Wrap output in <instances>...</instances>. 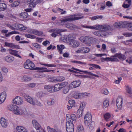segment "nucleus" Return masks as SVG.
Listing matches in <instances>:
<instances>
[{"label":"nucleus","mask_w":132,"mask_h":132,"mask_svg":"<svg viewBox=\"0 0 132 132\" xmlns=\"http://www.w3.org/2000/svg\"><path fill=\"white\" fill-rule=\"evenodd\" d=\"M95 55L98 57H101L104 56H106L105 54H95Z\"/></svg>","instance_id":"nucleus-62"},{"label":"nucleus","mask_w":132,"mask_h":132,"mask_svg":"<svg viewBox=\"0 0 132 132\" xmlns=\"http://www.w3.org/2000/svg\"><path fill=\"white\" fill-rule=\"evenodd\" d=\"M7 25L13 30H14L15 29H18L20 30H24L26 29L27 28L26 26L21 24H14L12 26L9 24H7Z\"/></svg>","instance_id":"nucleus-6"},{"label":"nucleus","mask_w":132,"mask_h":132,"mask_svg":"<svg viewBox=\"0 0 132 132\" xmlns=\"http://www.w3.org/2000/svg\"><path fill=\"white\" fill-rule=\"evenodd\" d=\"M1 70L3 72L6 73L8 72V69L5 67H2L1 68Z\"/></svg>","instance_id":"nucleus-52"},{"label":"nucleus","mask_w":132,"mask_h":132,"mask_svg":"<svg viewBox=\"0 0 132 132\" xmlns=\"http://www.w3.org/2000/svg\"><path fill=\"white\" fill-rule=\"evenodd\" d=\"M69 103L70 104L71 106H74L75 104V101L73 100H71L69 101Z\"/></svg>","instance_id":"nucleus-50"},{"label":"nucleus","mask_w":132,"mask_h":132,"mask_svg":"<svg viewBox=\"0 0 132 132\" xmlns=\"http://www.w3.org/2000/svg\"><path fill=\"white\" fill-rule=\"evenodd\" d=\"M79 40L82 42L89 45L93 43V41L90 38L85 36H82L79 38Z\"/></svg>","instance_id":"nucleus-8"},{"label":"nucleus","mask_w":132,"mask_h":132,"mask_svg":"<svg viewBox=\"0 0 132 132\" xmlns=\"http://www.w3.org/2000/svg\"><path fill=\"white\" fill-rule=\"evenodd\" d=\"M79 93L77 92H74L73 94V97L76 99L79 98Z\"/></svg>","instance_id":"nucleus-48"},{"label":"nucleus","mask_w":132,"mask_h":132,"mask_svg":"<svg viewBox=\"0 0 132 132\" xmlns=\"http://www.w3.org/2000/svg\"><path fill=\"white\" fill-rule=\"evenodd\" d=\"M72 69L77 71L84 72L85 74L88 75H80L79 76L80 77L82 78H87L90 79H94V76H95L97 78H98L99 77V76L98 75H95L94 74H93L90 72H89L88 71H84L83 70H81L78 69H76L73 68Z\"/></svg>","instance_id":"nucleus-3"},{"label":"nucleus","mask_w":132,"mask_h":132,"mask_svg":"<svg viewBox=\"0 0 132 132\" xmlns=\"http://www.w3.org/2000/svg\"><path fill=\"white\" fill-rule=\"evenodd\" d=\"M126 91L127 95L130 97H132V90L131 88L128 86H126Z\"/></svg>","instance_id":"nucleus-25"},{"label":"nucleus","mask_w":132,"mask_h":132,"mask_svg":"<svg viewBox=\"0 0 132 132\" xmlns=\"http://www.w3.org/2000/svg\"><path fill=\"white\" fill-rule=\"evenodd\" d=\"M7 96V94L5 91L0 93V104H2L5 101Z\"/></svg>","instance_id":"nucleus-19"},{"label":"nucleus","mask_w":132,"mask_h":132,"mask_svg":"<svg viewBox=\"0 0 132 132\" xmlns=\"http://www.w3.org/2000/svg\"><path fill=\"white\" fill-rule=\"evenodd\" d=\"M71 62L76 64H80L83 65H86V64L85 63L81 62L79 61H71Z\"/></svg>","instance_id":"nucleus-43"},{"label":"nucleus","mask_w":132,"mask_h":132,"mask_svg":"<svg viewBox=\"0 0 132 132\" xmlns=\"http://www.w3.org/2000/svg\"><path fill=\"white\" fill-rule=\"evenodd\" d=\"M12 103L15 105H20L23 103V101L22 98L19 96H17L12 101Z\"/></svg>","instance_id":"nucleus-15"},{"label":"nucleus","mask_w":132,"mask_h":132,"mask_svg":"<svg viewBox=\"0 0 132 132\" xmlns=\"http://www.w3.org/2000/svg\"><path fill=\"white\" fill-rule=\"evenodd\" d=\"M83 110L79 109L77 112V115L79 117H81L82 116V112Z\"/></svg>","instance_id":"nucleus-40"},{"label":"nucleus","mask_w":132,"mask_h":132,"mask_svg":"<svg viewBox=\"0 0 132 132\" xmlns=\"http://www.w3.org/2000/svg\"><path fill=\"white\" fill-rule=\"evenodd\" d=\"M25 100L30 104L34 105H37L41 106L42 105L40 101L37 99L33 98L28 95H26L24 96Z\"/></svg>","instance_id":"nucleus-2"},{"label":"nucleus","mask_w":132,"mask_h":132,"mask_svg":"<svg viewBox=\"0 0 132 132\" xmlns=\"http://www.w3.org/2000/svg\"><path fill=\"white\" fill-rule=\"evenodd\" d=\"M35 29H29L27 30V32L29 33L34 34Z\"/></svg>","instance_id":"nucleus-60"},{"label":"nucleus","mask_w":132,"mask_h":132,"mask_svg":"<svg viewBox=\"0 0 132 132\" xmlns=\"http://www.w3.org/2000/svg\"><path fill=\"white\" fill-rule=\"evenodd\" d=\"M32 79L31 77L27 76L24 75L20 77V79L23 82H27L30 81Z\"/></svg>","instance_id":"nucleus-24"},{"label":"nucleus","mask_w":132,"mask_h":132,"mask_svg":"<svg viewBox=\"0 0 132 132\" xmlns=\"http://www.w3.org/2000/svg\"><path fill=\"white\" fill-rule=\"evenodd\" d=\"M123 99L121 96H118L116 100V104L117 108L119 109H121L122 108Z\"/></svg>","instance_id":"nucleus-16"},{"label":"nucleus","mask_w":132,"mask_h":132,"mask_svg":"<svg viewBox=\"0 0 132 132\" xmlns=\"http://www.w3.org/2000/svg\"><path fill=\"white\" fill-rule=\"evenodd\" d=\"M20 4V2L19 1H16L13 2L11 4V6L12 7H15L18 6Z\"/></svg>","instance_id":"nucleus-45"},{"label":"nucleus","mask_w":132,"mask_h":132,"mask_svg":"<svg viewBox=\"0 0 132 132\" xmlns=\"http://www.w3.org/2000/svg\"><path fill=\"white\" fill-rule=\"evenodd\" d=\"M5 46L6 47H8L13 49H22L20 46L18 45H15L14 43H9L6 42L4 43Z\"/></svg>","instance_id":"nucleus-17"},{"label":"nucleus","mask_w":132,"mask_h":132,"mask_svg":"<svg viewBox=\"0 0 132 132\" xmlns=\"http://www.w3.org/2000/svg\"><path fill=\"white\" fill-rule=\"evenodd\" d=\"M76 119L77 117L74 114H72L71 115L68 114L67 115V122H69V123L75 124L76 121Z\"/></svg>","instance_id":"nucleus-11"},{"label":"nucleus","mask_w":132,"mask_h":132,"mask_svg":"<svg viewBox=\"0 0 132 132\" xmlns=\"http://www.w3.org/2000/svg\"><path fill=\"white\" fill-rule=\"evenodd\" d=\"M90 51V48L86 47H82L79 48L76 51L77 53H88Z\"/></svg>","instance_id":"nucleus-13"},{"label":"nucleus","mask_w":132,"mask_h":132,"mask_svg":"<svg viewBox=\"0 0 132 132\" xmlns=\"http://www.w3.org/2000/svg\"><path fill=\"white\" fill-rule=\"evenodd\" d=\"M0 123L2 126L4 128L7 127L8 125V121L3 118L1 119Z\"/></svg>","instance_id":"nucleus-23"},{"label":"nucleus","mask_w":132,"mask_h":132,"mask_svg":"<svg viewBox=\"0 0 132 132\" xmlns=\"http://www.w3.org/2000/svg\"><path fill=\"white\" fill-rule=\"evenodd\" d=\"M94 68H93L92 67H90L89 68V69L91 70H95V69H98V68L99 69H101L100 67H93Z\"/></svg>","instance_id":"nucleus-61"},{"label":"nucleus","mask_w":132,"mask_h":132,"mask_svg":"<svg viewBox=\"0 0 132 132\" xmlns=\"http://www.w3.org/2000/svg\"><path fill=\"white\" fill-rule=\"evenodd\" d=\"M43 34V32L42 31H38L37 30L35 29L34 31V34L38 36H40Z\"/></svg>","instance_id":"nucleus-41"},{"label":"nucleus","mask_w":132,"mask_h":132,"mask_svg":"<svg viewBox=\"0 0 132 132\" xmlns=\"http://www.w3.org/2000/svg\"><path fill=\"white\" fill-rule=\"evenodd\" d=\"M32 45L34 46L37 48H40V46L37 43H34L32 44Z\"/></svg>","instance_id":"nucleus-64"},{"label":"nucleus","mask_w":132,"mask_h":132,"mask_svg":"<svg viewBox=\"0 0 132 132\" xmlns=\"http://www.w3.org/2000/svg\"><path fill=\"white\" fill-rule=\"evenodd\" d=\"M69 87H65L63 88L62 92L63 94H66L69 92Z\"/></svg>","instance_id":"nucleus-49"},{"label":"nucleus","mask_w":132,"mask_h":132,"mask_svg":"<svg viewBox=\"0 0 132 132\" xmlns=\"http://www.w3.org/2000/svg\"><path fill=\"white\" fill-rule=\"evenodd\" d=\"M101 25H100L98 24H97L96 25L93 26V29L101 30Z\"/></svg>","instance_id":"nucleus-39"},{"label":"nucleus","mask_w":132,"mask_h":132,"mask_svg":"<svg viewBox=\"0 0 132 132\" xmlns=\"http://www.w3.org/2000/svg\"><path fill=\"white\" fill-rule=\"evenodd\" d=\"M77 132H84L83 127L81 125L77 126Z\"/></svg>","instance_id":"nucleus-37"},{"label":"nucleus","mask_w":132,"mask_h":132,"mask_svg":"<svg viewBox=\"0 0 132 132\" xmlns=\"http://www.w3.org/2000/svg\"><path fill=\"white\" fill-rule=\"evenodd\" d=\"M101 30L107 31L111 30V27L110 26L107 24L101 25Z\"/></svg>","instance_id":"nucleus-27"},{"label":"nucleus","mask_w":132,"mask_h":132,"mask_svg":"<svg viewBox=\"0 0 132 132\" xmlns=\"http://www.w3.org/2000/svg\"><path fill=\"white\" fill-rule=\"evenodd\" d=\"M84 120L91 121L92 120V117L91 114L89 113L88 112L85 115L84 118Z\"/></svg>","instance_id":"nucleus-29"},{"label":"nucleus","mask_w":132,"mask_h":132,"mask_svg":"<svg viewBox=\"0 0 132 132\" xmlns=\"http://www.w3.org/2000/svg\"><path fill=\"white\" fill-rule=\"evenodd\" d=\"M7 8V5L3 3H0V11L5 10Z\"/></svg>","instance_id":"nucleus-31"},{"label":"nucleus","mask_w":132,"mask_h":132,"mask_svg":"<svg viewBox=\"0 0 132 132\" xmlns=\"http://www.w3.org/2000/svg\"><path fill=\"white\" fill-rule=\"evenodd\" d=\"M81 84V82L79 81H75L71 82L69 85L70 88H73L79 86Z\"/></svg>","instance_id":"nucleus-20"},{"label":"nucleus","mask_w":132,"mask_h":132,"mask_svg":"<svg viewBox=\"0 0 132 132\" xmlns=\"http://www.w3.org/2000/svg\"><path fill=\"white\" fill-rule=\"evenodd\" d=\"M57 82L62 81L65 79V78L63 76H58L57 77Z\"/></svg>","instance_id":"nucleus-44"},{"label":"nucleus","mask_w":132,"mask_h":132,"mask_svg":"<svg viewBox=\"0 0 132 132\" xmlns=\"http://www.w3.org/2000/svg\"><path fill=\"white\" fill-rule=\"evenodd\" d=\"M110 33L109 32L106 31H103L101 32V35L102 36H106L109 34Z\"/></svg>","instance_id":"nucleus-46"},{"label":"nucleus","mask_w":132,"mask_h":132,"mask_svg":"<svg viewBox=\"0 0 132 132\" xmlns=\"http://www.w3.org/2000/svg\"><path fill=\"white\" fill-rule=\"evenodd\" d=\"M85 104L83 103H81L80 107L79 108V109H81L83 110L84 108Z\"/></svg>","instance_id":"nucleus-63"},{"label":"nucleus","mask_w":132,"mask_h":132,"mask_svg":"<svg viewBox=\"0 0 132 132\" xmlns=\"http://www.w3.org/2000/svg\"><path fill=\"white\" fill-rule=\"evenodd\" d=\"M49 81L54 82H57L56 77H54L49 79Z\"/></svg>","instance_id":"nucleus-55"},{"label":"nucleus","mask_w":132,"mask_h":132,"mask_svg":"<svg viewBox=\"0 0 132 132\" xmlns=\"http://www.w3.org/2000/svg\"><path fill=\"white\" fill-rule=\"evenodd\" d=\"M47 129L48 132H57L55 129L51 128L49 126H47Z\"/></svg>","instance_id":"nucleus-51"},{"label":"nucleus","mask_w":132,"mask_h":132,"mask_svg":"<svg viewBox=\"0 0 132 132\" xmlns=\"http://www.w3.org/2000/svg\"><path fill=\"white\" fill-rule=\"evenodd\" d=\"M10 54H11L15 55V56L21 58V56L18 54V51L15 50L9 49L8 50Z\"/></svg>","instance_id":"nucleus-26"},{"label":"nucleus","mask_w":132,"mask_h":132,"mask_svg":"<svg viewBox=\"0 0 132 132\" xmlns=\"http://www.w3.org/2000/svg\"><path fill=\"white\" fill-rule=\"evenodd\" d=\"M91 122V121H89L88 120H84V123L86 126H89Z\"/></svg>","instance_id":"nucleus-53"},{"label":"nucleus","mask_w":132,"mask_h":132,"mask_svg":"<svg viewBox=\"0 0 132 132\" xmlns=\"http://www.w3.org/2000/svg\"><path fill=\"white\" fill-rule=\"evenodd\" d=\"M55 103V101L53 99H51L50 100L47 101V103L48 105L51 106L53 105Z\"/></svg>","instance_id":"nucleus-38"},{"label":"nucleus","mask_w":132,"mask_h":132,"mask_svg":"<svg viewBox=\"0 0 132 132\" xmlns=\"http://www.w3.org/2000/svg\"><path fill=\"white\" fill-rule=\"evenodd\" d=\"M122 80V78L121 77L118 78L117 80H114V83L116 84H119Z\"/></svg>","instance_id":"nucleus-56"},{"label":"nucleus","mask_w":132,"mask_h":132,"mask_svg":"<svg viewBox=\"0 0 132 132\" xmlns=\"http://www.w3.org/2000/svg\"><path fill=\"white\" fill-rule=\"evenodd\" d=\"M17 106L13 104H10L8 105L7 106V109L13 112L14 114Z\"/></svg>","instance_id":"nucleus-22"},{"label":"nucleus","mask_w":132,"mask_h":132,"mask_svg":"<svg viewBox=\"0 0 132 132\" xmlns=\"http://www.w3.org/2000/svg\"><path fill=\"white\" fill-rule=\"evenodd\" d=\"M111 117V114L109 113H107L104 115V117L106 121L108 122Z\"/></svg>","instance_id":"nucleus-36"},{"label":"nucleus","mask_w":132,"mask_h":132,"mask_svg":"<svg viewBox=\"0 0 132 132\" xmlns=\"http://www.w3.org/2000/svg\"><path fill=\"white\" fill-rule=\"evenodd\" d=\"M35 85V84L34 83H29L27 84L28 87L31 88L34 87Z\"/></svg>","instance_id":"nucleus-58"},{"label":"nucleus","mask_w":132,"mask_h":132,"mask_svg":"<svg viewBox=\"0 0 132 132\" xmlns=\"http://www.w3.org/2000/svg\"><path fill=\"white\" fill-rule=\"evenodd\" d=\"M102 92L103 94L105 95H107L109 93L108 90L106 88L103 89L102 90Z\"/></svg>","instance_id":"nucleus-54"},{"label":"nucleus","mask_w":132,"mask_h":132,"mask_svg":"<svg viewBox=\"0 0 132 132\" xmlns=\"http://www.w3.org/2000/svg\"><path fill=\"white\" fill-rule=\"evenodd\" d=\"M117 58L122 60H124L126 59V57L123 54H117L111 57L105 58L104 60L106 61H116L118 60Z\"/></svg>","instance_id":"nucleus-4"},{"label":"nucleus","mask_w":132,"mask_h":132,"mask_svg":"<svg viewBox=\"0 0 132 132\" xmlns=\"http://www.w3.org/2000/svg\"><path fill=\"white\" fill-rule=\"evenodd\" d=\"M93 34L94 35L98 36H100L101 35V32L99 31H95L94 32Z\"/></svg>","instance_id":"nucleus-59"},{"label":"nucleus","mask_w":132,"mask_h":132,"mask_svg":"<svg viewBox=\"0 0 132 132\" xmlns=\"http://www.w3.org/2000/svg\"><path fill=\"white\" fill-rule=\"evenodd\" d=\"M5 60L7 62H11L14 60V58L12 56H7L5 57Z\"/></svg>","instance_id":"nucleus-33"},{"label":"nucleus","mask_w":132,"mask_h":132,"mask_svg":"<svg viewBox=\"0 0 132 132\" xmlns=\"http://www.w3.org/2000/svg\"><path fill=\"white\" fill-rule=\"evenodd\" d=\"M73 124L72 123H69V121L66 122V129L67 132H73Z\"/></svg>","instance_id":"nucleus-18"},{"label":"nucleus","mask_w":132,"mask_h":132,"mask_svg":"<svg viewBox=\"0 0 132 132\" xmlns=\"http://www.w3.org/2000/svg\"><path fill=\"white\" fill-rule=\"evenodd\" d=\"M28 112L26 109L23 107H19L17 106L14 114L17 115H26Z\"/></svg>","instance_id":"nucleus-5"},{"label":"nucleus","mask_w":132,"mask_h":132,"mask_svg":"<svg viewBox=\"0 0 132 132\" xmlns=\"http://www.w3.org/2000/svg\"><path fill=\"white\" fill-rule=\"evenodd\" d=\"M71 35H69L67 39L69 41V45L70 47H77L79 45V42L75 39H71Z\"/></svg>","instance_id":"nucleus-7"},{"label":"nucleus","mask_w":132,"mask_h":132,"mask_svg":"<svg viewBox=\"0 0 132 132\" xmlns=\"http://www.w3.org/2000/svg\"><path fill=\"white\" fill-rule=\"evenodd\" d=\"M103 18L102 16L96 15L90 18L92 20H95L99 18L102 19Z\"/></svg>","instance_id":"nucleus-47"},{"label":"nucleus","mask_w":132,"mask_h":132,"mask_svg":"<svg viewBox=\"0 0 132 132\" xmlns=\"http://www.w3.org/2000/svg\"><path fill=\"white\" fill-rule=\"evenodd\" d=\"M24 68L30 70H40V71L42 72L47 71L49 72L51 71H53V70H49L45 68L38 67H24ZM54 71V70H53Z\"/></svg>","instance_id":"nucleus-12"},{"label":"nucleus","mask_w":132,"mask_h":132,"mask_svg":"<svg viewBox=\"0 0 132 132\" xmlns=\"http://www.w3.org/2000/svg\"><path fill=\"white\" fill-rule=\"evenodd\" d=\"M82 27L84 28L93 29V26L82 25Z\"/></svg>","instance_id":"nucleus-57"},{"label":"nucleus","mask_w":132,"mask_h":132,"mask_svg":"<svg viewBox=\"0 0 132 132\" xmlns=\"http://www.w3.org/2000/svg\"><path fill=\"white\" fill-rule=\"evenodd\" d=\"M123 23L122 22H117L115 23L113 26L116 28H121L123 27Z\"/></svg>","instance_id":"nucleus-28"},{"label":"nucleus","mask_w":132,"mask_h":132,"mask_svg":"<svg viewBox=\"0 0 132 132\" xmlns=\"http://www.w3.org/2000/svg\"><path fill=\"white\" fill-rule=\"evenodd\" d=\"M20 17L22 18H26L28 17V15L26 12H22L19 14Z\"/></svg>","instance_id":"nucleus-35"},{"label":"nucleus","mask_w":132,"mask_h":132,"mask_svg":"<svg viewBox=\"0 0 132 132\" xmlns=\"http://www.w3.org/2000/svg\"><path fill=\"white\" fill-rule=\"evenodd\" d=\"M57 50L59 52L60 54L62 53V50L64 48V46L63 45H57Z\"/></svg>","instance_id":"nucleus-32"},{"label":"nucleus","mask_w":132,"mask_h":132,"mask_svg":"<svg viewBox=\"0 0 132 132\" xmlns=\"http://www.w3.org/2000/svg\"><path fill=\"white\" fill-rule=\"evenodd\" d=\"M109 105V100L108 99L104 100L103 103V107L105 108L108 107Z\"/></svg>","instance_id":"nucleus-34"},{"label":"nucleus","mask_w":132,"mask_h":132,"mask_svg":"<svg viewBox=\"0 0 132 132\" xmlns=\"http://www.w3.org/2000/svg\"><path fill=\"white\" fill-rule=\"evenodd\" d=\"M32 122L33 127L36 130L40 129L41 126L37 120L35 119L33 120L32 121Z\"/></svg>","instance_id":"nucleus-21"},{"label":"nucleus","mask_w":132,"mask_h":132,"mask_svg":"<svg viewBox=\"0 0 132 132\" xmlns=\"http://www.w3.org/2000/svg\"><path fill=\"white\" fill-rule=\"evenodd\" d=\"M45 94L43 92L41 91L38 92L37 94V96L39 97H43L45 96Z\"/></svg>","instance_id":"nucleus-42"},{"label":"nucleus","mask_w":132,"mask_h":132,"mask_svg":"<svg viewBox=\"0 0 132 132\" xmlns=\"http://www.w3.org/2000/svg\"><path fill=\"white\" fill-rule=\"evenodd\" d=\"M34 65L33 63L29 59L27 60L24 64V66H32Z\"/></svg>","instance_id":"nucleus-30"},{"label":"nucleus","mask_w":132,"mask_h":132,"mask_svg":"<svg viewBox=\"0 0 132 132\" xmlns=\"http://www.w3.org/2000/svg\"><path fill=\"white\" fill-rule=\"evenodd\" d=\"M41 2V0H27L26 2L29 4V7L34 8L37 4L40 3Z\"/></svg>","instance_id":"nucleus-14"},{"label":"nucleus","mask_w":132,"mask_h":132,"mask_svg":"<svg viewBox=\"0 0 132 132\" xmlns=\"http://www.w3.org/2000/svg\"><path fill=\"white\" fill-rule=\"evenodd\" d=\"M66 31L65 29H52L50 30L49 32L53 33L51 34V36L53 37H55L58 34H60V33Z\"/></svg>","instance_id":"nucleus-9"},{"label":"nucleus","mask_w":132,"mask_h":132,"mask_svg":"<svg viewBox=\"0 0 132 132\" xmlns=\"http://www.w3.org/2000/svg\"><path fill=\"white\" fill-rule=\"evenodd\" d=\"M80 15H81L80 14H76L66 17L63 19H62L59 21L57 23V24L59 26L65 25V27L67 28H69L71 29H73L76 27L75 25L72 24H65L66 22L67 21L77 20L83 18L84 17L83 16H78Z\"/></svg>","instance_id":"nucleus-1"},{"label":"nucleus","mask_w":132,"mask_h":132,"mask_svg":"<svg viewBox=\"0 0 132 132\" xmlns=\"http://www.w3.org/2000/svg\"><path fill=\"white\" fill-rule=\"evenodd\" d=\"M68 84L67 82H64L55 85L53 87L54 92L59 91L63 87L66 86Z\"/></svg>","instance_id":"nucleus-10"}]
</instances>
